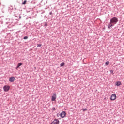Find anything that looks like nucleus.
<instances>
[{
	"mask_svg": "<svg viewBox=\"0 0 124 124\" xmlns=\"http://www.w3.org/2000/svg\"><path fill=\"white\" fill-rule=\"evenodd\" d=\"M118 22H119V19H118V18L116 17L112 18L110 19V22L108 24V29H112L113 25H116Z\"/></svg>",
	"mask_w": 124,
	"mask_h": 124,
	"instance_id": "nucleus-1",
	"label": "nucleus"
},
{
	"mask_svg": "<svg viewBox=\"0 0 124 124\" xmlns=\"http://www.w3.org/2000/svg\"><path fill=\"white\" fill-rule=\"evenodd\" d=\"M10 89V86L8 85H5L3 87V90L4 92H8V91H9Z\"/></svg>",
	"mask_w": 124,
	"mask_h": 124,
	"instance_id": "nucleus-2",
	"label": "nucleus"
},
{
	"mask_svg": "<svg viewBox=\"0 0 124 124\" xmlns=\"http://www.w3.org/2000/svg\"><path fill=\"white\" fill-rule=\"evenodd\" d=\"M56 99H57V94L54 93L51 97V101H55Z\"/></svg>",
	"mask_w": 124,
	"mask_h": 124,
	"instance_id": "nucleus-3",
	"label": "nucleus"
},
{
	"mask_svg": "<svg viewBox=\"0 0 124 124\" xmlns=\"http://www.w3.org/2000/svg\"><path fill=\"white\" fill-rule=\"evenodd\" d=\"M60 124V121L58 119H54L53 121H52L51 124Z\"/></svg>",
	"mask_w": 124,
	"mask_h": 124,
	"instance_id": "nucleus-4",
	"label": "nucleus"
},
{
	"mask_svg": "<svg viewBox=\"0 0 124 124\" xmlns=\"http://www.w3.org/2000/svg\"><path fill=\"white\" fill-rule=\"evenodd\" d=\"M66 115V113L65 111H62L60 113V116L61 118H64Z\"/></svg>",
	"mask_w": 124,
	"mask_h": 124,
	"instance_id": "nucleus-5",
	"label": "nucleus"
},
{
	"mask_svg": "<svg viewBox=\"0 0 124 124\" xmlns=\"http://www.w3.org/2000/svg\"><path fill=\"white\" fill-rule=\"evenodd\" d=\"M117 98V95L115 94H112L110 97L111 100H115Z\"/></svg>",
	"mask_w": 124,
	"mask_h": 124,
	"instance_id": "nucleus-6",
	"label": "nucleus"
},
{
	"mask_svg": "<svg viewBox=\"0 0 124 124\" xmlns=\"http://www.w3.org/2000/svg\"><path fill=\"white\" fill-rule=\"evenodd\" d=\"M15 81V77H11L9 78V82H11V83H13Z\"/></svg>",
	"mask_w": 124,
	"mask_h": 124,
	"instance_id": "nucleus-7",
	"label": "nucleus"
},
{
	"mask_svg": "<svg viewBox=\"0 0 124 124\" xmlns=\"http://www.w3.org/2000/svg\"><path fill=\"white\" fill-rule=\"evenodd\" d=\"M121 84H122V83L121 82V81H117L116 82V85L117 87H119V86H121Z\"/></svg>",
	"mask_w": 124,
	"mask_h": 124,
	"instance_id": "nucleus-8",
	"label": "nucleus"
},
{
	"mask_svg": "<svg viewBox=\"0 0 124 124\" xmlns=\"http://www.w3.org/2000/svg\"><path fill=\"white\" fill-rule=\"evenodd\" d=\"M37 47H41V46H42V44H37Z\"/></svg>",
	"mask_w": 124,
	"mask_h": 124,
	"instance_id": "nucleus-9",
	"label": "nucleus"
},
{
	"mask_svg": "<svg viewBox=\"0 0 124 124\" xmlns=\"http://www.w3.org/2000/svg\"><path fill=\"white\" fill-rule=\"evenodd\" d=\"M110 63V62L109 61H107L106 63L105 64L106 65H109V64Z\"/></svg>",
	"mask_w": 124,
	"mask_h": 124,
	"instance_id": "nucleus-10",
	"label": "nucleus"
},
{
	"mask_svg": "<svg viewBox=\"0 0 124 124\" xmlns=\"http://www.w3.org/2000/svg\"><path fill=\"white\" fill-rule=\"evenodd\" d=\"M60 66H62V67L64 66V62L61 63L60 64Z\"/></svg>",
	"mask_w": 124,
	"mask_h": 124,
	"instance_id": "nucleus-11",
	"label": "nucleus"
},
{
	"mask_svg": "<svg viewBox=\"0 0 124 124\" xmlns=\"http://www.w3.org/2000/svg\"><path fill=\"white\" fill-rule=\"evenodd\" d=\"M23 65V63H19L18 64H17V66H18V67H20V66Z\"/></svg>",
	"mask_w": 124,
	"mask_h": 124,
	"instance_id": "nucleus-12",
	"label": "nucleus"
},
{
	"mask_svg": "<svg viewBox=\"0 0 124 124\" xmlns=\"http://www.w3.org/2000/svg\"><path fill=\"white\" fill-rule=\"evenodd\" d=\"M110 72L111 74H114V71L113 70H110Z\"/></svg>",
	"mask_w": 124,
	"mask_h": 124,
	"instance_id": "nucleus-13",
	"label": "nucleus"
},
{
	"mask_svg": "<svg viewBox=\"0 0 124 124\" xmlns=\"http://www.w3.org/2000/svg\"><path fill=\"white\" fill-rule=\"evenodd\" d=\"M26 3H27V0H24L22 3V4L25 5Z\"/></svg>",
	"mask_w": 124,
	"mask_h": 124,
	"instance_id": "nucleus-14",
	"label": "nucleus"
},
{
	"mask_svg": "<svg viewBox=\"0 0 124 124\" xmlns=\"http://www.w3.org/2000/svg\"><path fill=\"white\" fill-rule=\"evenodd\" d=\"M28 38H29V37L27 36L23 37V39H28Z\"/></svg>",
	"mask_w": 124,
	"mask_h": 124,
	"instance_id": "nucleus-15",
	"label": "nucleus"
},
{
	"mask_svg": "<svg viewBox=\"0 0 124 124\" xmlns=\"http://www.w3.org/2000/svg\"><path fill=\"white\" fill-rule=\"evenodd\" d=\"M44 26H45V27H47V26H48V24L47 23V22L45 23Z\"/></svg>",
	"mask_w": 124,
	"mask_h": 124,
	"instance_id": "nucleus-16",
	"label": "nucleus"
},
{
	"mask_svg": "<svg viewBox=\"0 0 124 124\" xmlns=\"http://www.w3.org/2000/svg\"><path fill=\"white\" fill-rule=\"evenodd\" d=\"M82 111H83V112H85V111H87V108H83V109H82Z\"/></svg>",
	"mask_w": 124,
	"mask_h": 124,
	"instance_id": "nucleus-17",
	"label": "nucleus"
},
{
	"mask_svg": "<svg viewBox=\"0 0 124 124\" xmlns=\"http://www.w3.org/2000/svg\"><path fill=\"white\" fill-rule=\"evenodd\" d=\"M49 14L50 15H52V14H53V13L52 12H50Z\"/></svg>",
	"mask_w": 124,
	"mask_h": 124,
	"instance_id": "nucleus-18",
	"label": "nucleus"
},
{
	"mask_svg": "<svg viewBox=\"0 0 124 124\" xmlns=\"http://www.w3.org/2000/svg\"><path fill=\"white\" fill-rule=\"evenodd\" d=\"M19 67H18V65H17L16 67V69H18V68H19Z\"/></svg>",
	"mask_w": 124,
	"mask_h": 124,
	"instance_id": "nucleus-19",
	"label": "nucleus"
},
{
	"mask_svg": "<svg viewBox=\"0 0 124 124\" xmlns=\"http://www.w3.org/2000/svg\"><path fill=\"white\" fill-rule=\"evenodd\" d=\"M53 110H56V108H54Z\"/></svg>",
	"mask_w": 124,
	"mask_h": 124,
	"instance_id": "nucleus-20",
	"label": "nucleus"
},
{
	"mask_svg": "<svg viewBox=\"0 0 124 124\" xmlns=\"http://www.w3.org/2000/svg\"><path fill=\"white\" fill-rule=\"evenodd\" d=\"M19 19H21V16H19Z\"/></svg>",
	"mask_w": 124,
	"mask_h": 124,
	"instance_id": "nucleus-21",
	"label": "nucleus"
}]
</instances>
